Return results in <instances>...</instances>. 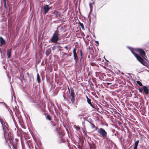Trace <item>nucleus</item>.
Returning <instances> with one entry per match:
<instances>
[{"label":"nucleus","instance_id":"29","mask_svg":"<svg viewBox=\"0 0 149 149\" xmlns=\"http://www.w3.org/2000/svg\"><path fill=\"white\" fill-rule=\"evenodd\" d=\"M10 143L11 145L13 148V149H16L17 147L15 146L14 145L13 142H12V141H10Z\"/></svg>","mask_w":149,"mask_h":149},{"label":"nucleus","instance_id":"17","mask_svg":"<svg viewBox=\"0 0 149 149\" xmlns=\"http://www.w3.org/2000/svg\"><path fill=\"white\" fill-rule=\"evenodd\" d=\"M139 142V140L134 141L133 149H137V148Z\"/></svg>","mask_w":149,"mask_h":149},{"label":"nucleus","instance_id":"20","mask_svg":"<svg viewBox=\"0 0 149 149\" xmlns=\"http://www.w3.org/2000/svg\"><path fill=\"white\" fill-rule=\"evenodd\" d=\"M94 3H95L94 2H93L92 3H89V7L90 8V12H91L93 10V6L92 5L94 4Z\"/></svg>","mask_w":149,"mask_h":149},{"label":"nucleus","instance_id":"33","mask_svg":"<svg viewBox=\"0 0 149 149\" xmlns=\"http://www.w3.org/2000/svg\"><path fill=\"white\" fill-rule=\"evenodd\" d=\"M73 57H74V60L79 59V58L77 56V54H74V55H73Z\"/></svg>","mask_w":149,"mask_h":149},{"label":"nucleus","instance_id":"61","mask_svg":"<svg viewBox=\"0 0 149 149\" xmlns=\"http://www.w3.org/2000/svg\"><path fill=\"white\" fill-rule=\"evenodd\" d=\"M52 7L51 6H49V10H52Z\"/></svg>","mask_w":149,"mask_h":149},{"label":"nucleus","instance_id":"52","mask_svg":"<svg viewBox=\"0 0 149 149\" xmlns=\"http://www.w3.org/2000/svg\"><path fill=\"white\" fill-rule=\"evenodd\" d=\"M68 91L69 92V91H70L71 88H70L68 86Z\"/></svg>","mask_w":149,"mask_h":149},{"label":"nucleus","instance_id":"63","mask_svg":"<svg viewBox=\"0 0 149 149\" xmlns=\"http://www.w3.org/2000/svg\"><path fill=\"white\" fill-rule=\"evenodd\" d=\"M78 148L79 149H80V148H81V147L80 146H79L78 147Z\"/></svg>","mask_w":149,"mask_h":149},{"label":"nucleus","instance_id":"22","mask_svg":"<svg viewBox=\"0 0 149 149\" xmlns=\"http://www.w3.org/2000/svg\"><path fill=\"white\" fill-rule=\"evenodd\" d=\"M137 59L141 63H142L143 61L144 60V59L140 56H139V58H137Z\"/></svg>","mask_w":149,"mask_h":149},{"label":"nucleus","instance_id":"62","mask_svg":"<svg viewBox=\"0 0 149 149\" xmlns=\"http://www.w3.org/2000/svg\"><path fill=\"white\" fill-rule=\"evenodd\" d=\"M0 52L1 53V54L2 52L1 49L0 48Z\"/></svg>","mask_w":149,"mask_h":149},{"label":"nucleus","instance_id":"18","mask_svg":"<svg viewBox=\"0 0 149 149\" xmlns=\"http://www.w3.org/2000/svg\"><path fill=\"white\" fill-rule=\"evenodd\" d=\"M114 134V135L116 136L119 139H120L121 141V140L122 137L121 138H120V135L119 134L118 132L117 131L115 132ZM121 136L122 137V136Z\"/></svg>","mask_w":149,"mask_h":149},{"label":"nucleus","instance_id":"55","mask_svg":"<svg viewBox=\"0 0 149 149\" xmlns=\"http://www.w3.org/2000/svg\"><path fill=\"white\" fill-rule=\"evenodd\" d=\"M78 116H81L82 117H83V115L81 114H79L78 115Z\"/></svg>","mask_w":149,"mask_h":149},{"label":"nucleus","instance_id":"8","mask_svg":"<svg viewBox=\"0 0 149 149\" xmlns=\"http://www.w3.org/2000/svg\"><path fill=\"white\" fill-rule=\"evenodd\" d=\"M0 104H3V105H4L8 109V111L9 112L10 114L12 116V118H13V120L15 122V121H14V119L13 118V115H13V112L12 110L11 109H9V106H7L5 104V103H4V102H0ZM14 122L15 123V122Z\"/></svg>","mask_w":149,"mask_h":149},{"label":"nucleus","instance_id":"26","mask_svg":"<svg viewBox=\"0 0 149 149\" xmlns=\"http://www.w3.org/2000/svg\"><path fill=\"white\" fill-rule=\"evenodd\" d=\"M79 25L81 27L82 30H85L84 28V25L83 23H82L81 22H80L79 21Z\"/></svg>","mask_w":149,"mask_h":149},{"label":"nucleus","instance_id":"60","mask_svg":"<svg viewBox=\"0 0 149 149\" xmlns=\"http://www.w3.org/2000/svg\"><path fill=\"white\" fill-rule=\"evenodd\" d=\"M26 74H27L28 76H29V75H31V74H29L28 72L26 73Z\"/></svg>","mask_w":149,"mask_h":149},{"label":"nucleus","instance_id":"47","mask_svg":"<svg viewBox=\"0 0 149 149\" xmlns=\"http://www.w3.org/2000/svg\"><path fill=\"white\" fill-rule=\"evenodd\" d=\"M43 94H44V95H45V94H46V93H45V89H43Z\"/></svg>","mask_w":149,"mask_h":149},{"label":"nucleus","instance_id":"4","mask_svg":"<svg viewBox=\"0 0 149 149\" xmlns=\"http://www.w3.org/2000/svg\"><path fill=\"white\" fill-rule=\"evenodd\" d=\"M134 50L136 52H138L139 54L147 58L146 56V53L144 50L141 48H136L134 49Z\"/></svg>","mask_w":149,"mask_h":149},{"label":"nucleus","instance_id":"9","mask_svg":"<svg viewBox=\"0 0 149 149\" xmlns=\"http://www.w3.org/2000/svg\"><path fill=\"white\" fill-rule=\"evenodd\" d=\"M3 3L4 8L7 10L9 6V4L8 3V0H2L1 3Z\"/></svg>","mask_w":149,"mask_h":149},{"label":"nucleus","instance_id":"45","mask_svg":"<svg viewBox=\"0 0 149 149\" xmlns=\"http://www.w3.org/2000/svg\"><path fill=\"white\" fill-rule=\"evenodd\" d=\"M62 54L63 56H65V55H67V54L65 53L64 52H62Z\"/></svg>","mask_w":149,"mask_h":149},{"label":"nucleus","instance_id":"6","mask_svg":"<svg viewBox=\"0 0 149 149\" xmlns=\"http://www.w3.org/2000/svg\"><path fill=\"white\" fill-rule=\"evenodd\" d=\"M49 6L47 4H44L43 6L42 7L44 12L43 14L45 15L49 11Z\"/></svg>","mask_w":149,"mask_h":149},{"label":"nucleus","instance_id":"14","mask_svg":"<svg viewBox=\"0 0 149 149\" xmlns=\"http://www.w3.org/2000/svg\"><path fill=\"white\" fill-rule=\"evenodd\" d=\"M0 43L1 45H5L6 44L5 40L1 36H0Z\"/></svg>","mask_w":149,"mask_h":149},{"label":"nucleus","instance_id":"41","mask_svg":"<svg viewBox=\"0 0 149 149\" xmlns=\"http://www.w3.org/2000/svg\"><path fill=\"white\" fill-rule=\"evenodd\" d=\"M90 125H91V127L92 128H95V125L93 124L92 123H90Z\"/></svg>","mask_w":149,"mask_h":149},{"label":"nucleus","instance_id":"34","mask_svg":"<svg viewBox=\"0 0 149 149\" xmlns=\"http://www.w3.org/2000/svg\"><path fill=\"white\" fill-rule=\"evenodd\" d=\"M59 33V31H58L57 30L55 31L54 33V34L55 35L57 36L58 37L59 36V34H58Z\"/></svg>","mask_w":149,"mask_h":149},{"label":"nucleus","instance_id":"37","mask_svg":"<svg viewBox=\"0 0 149 149\" xmlns=\"http://www.w3.org/2000/svg\"><path fill=\"white\" fill-rule=\"evenodd\" d=\"M79 51L80 52V55L81 56V57H84V56H83V53L82 50H80Z\"/></svg>","mask_w":149,"mask_h":149},{"label":"nucleus","instance_id":"10","mask_svg":"<svg viewBox=\"0 0 149 149\" xmlns=\"http://www.w3.org/2000/svg\"><path fill=\"white\" fill-rule=\"evenodd\" d=\"M7 134V136H8V140L10 141L14 140V138L13 137L12 134L9 132H6Z\"/></svg>","mask_w":149,"mask_h":149},{"label":"nucleus","instance_id":"32","mask_svg":"<svg viewBox=\"0 0 149 149\" xmlns=\"http://www.w3.org/2000/svg\"><path fill=\"white\" fill-rule=\"evenodd\" d=\"M147 63L146 61H144V60L143 61V62H142L141 64H142L146 66V65H147Z\"/></svg>","mask_w":149,"mask_h":149},{"label":"nucleus","instance_id":"31","mask_svg":"<svg viewBox=\"0 0 149 149\" xmlns=\"http://www.w3.org/2000/svg\"><path fill=\"white\" fill-rule=\"evenodd\" d=\"M137 84L140 86H143V84L141 82L139 81H136Z\"/></svg>","mask_w":149,"mask_h":149},{"label":"nucleus","instance_id":"53","mask_svg":"<svg viewBox=\"0 0 149 149\" xmlns=\"http://www.w3.org/2000/svg\"><path fill=\"white\" fill-rule=\"evenodd\" d=\"M87 121L90 124V123H92L91 122H92V120H91V122L88 120H87Z\"/></svg>","mask_w":149,"mask_h":149},{"label":"nucleus","instance_id":"23","mask_svg":"<svg viewBox=\"0 0 149 149\" xmlns=\"http://www.w3.org/2000/svg\"><path fill=\"white\" fill-rule=\"evenodd\" d=\"M132 53L134 55L136 58H138L140 56L137 54L135 53L134 52H132Z\"/></svg>","mask_w":149,"mask_h":149},{"label":"nucleus","instance_id":"57","mask_svg":"<svg viewBox=\"0 0 149 149\" xmlns=\"http://www.w3.org/2000/svg\"><path fill=\"white\" fill-rule=\"evenodd\" d=\"M64 48H65L67 50H68V46H65L64 47Z\"/></svg>","mask_w":149,"mask_h":149},{"label":"nucleus","instance_id":"49","mask_svg":"<svg viewBox=\"0 0 149 149\" xmlns=\"http://www.w3.org/2000/svg\"><path fill=\"white\" fill-rule=\"evenodd\" d=\"M63 98H64V101H66L67 100V99L65 97V96H64V95H63Z\"/></svg>","mask_w":149,"mask_h":149},{"label":"nucleus","instance_id":"48","mask_svg":"<svg viewBox=\"0 0 149 149\" xmlns=\"http://www.w3.org/2000/svg\"><path fill=\"white\" fill-rule=\"evenodd\" d=\"M116 131L114 129H112V132L113 133H114Z\"/></svg>","mask_w":149,"mask_h":149},{"label":"nucleus","instance_id":"15","mask_svg":"<svg viewBox=\"0 0 149 149\" xmlns=\"http://www.w3.org/2000/svg\"><path fill=\"white\" fill-rule=\"evenodd\" d=\"M86 98L87 99V102L93 108L95 109V107L93 106L91 103V100L87 96H86Z\"/></svg>","mask_w":149,"mask_h":149},{"label":"nucleus","instance_id":"40","mask_svg":"<svg viewBox=\"0 0 149 149\" xmlns=\"http://www.w3.org/2000/svg\"><path fill=\"white\" fill-rule=\"evenodd\" d=\"M89 50H90L89 54H90L91 55H93L92 54L91 52V51H93V49L92 48H89Z\"/></svg>","mask_w":149,"mask_h":149},{"label":"nucleus","instance_id":"46","mask_svg":"<svg viewBox=\"0 0 149 149\" xmlns=\"http://www.w3.org/2000/svg\"><path fill=\"white\" fill-rule=\"evenodd\" d=\"M4 18H2L0 20V22H3V21H4Z\"/></svg>","mask_w":149,"mask_h":149},{"label":"nucleus","instance_id":"25","mask_svg":"<svg viewBox=\"0 0 149 149\" xmlns=\"http://www.w3.org/2000/svg\"><path fill=\"white\" fill-rule=\"evenodd\" d=\"M57 45L56 44H55L53 46H51L50 48H52L53 51H54L56 50V47Z\"/></svg>","mask_w":149,"mask_h":149},{"label":"nucleus","instance_id":"12","mask_svg":"<svg viewBox=\"0 0 149 149\" xmlns=\"http://www.w3.org/2000/svg\"><path fill=\"white\" fill-rule=\"evenodd\" d=\"M12 48H10L7 50V58H10L11 57V50Z\"/></svg>","mask_w":149,"mask_h":149},{"label":"nucleus","instance_id":"64","mask_svg":"<svg viewBox=\"0 0 149 149\" xmlns=\"http://www.w3.org/2000/svg\"><path fill=\"white\" fill-rule=\"evenodd\" d=\"M118 124L120 125L121 124V123L120 122H119L118 123Z\"/></svg>","mask_w":149,"mask_h":149},{"label":"nucleus","instance_id":"19","mask_svg":"<svg viewBox=\"0 0 149 149\" xmlns=\"http://www.w3.org/2000/svg\"><path fill=\"white\" fill-rule=\"evenodd\" d=\"M61 48L62 47L60 45H57L56 47V50H57V52H61L62 50V49H61Z\"/></svg>","mask_w":149,"mask_h":149},{"label":"nucleus","instance_id":"16","mask_svg":"<svg viewBox=\"0 0 149 149\" xmlns=\"http://www.w3.org/2000/svg\"><path fill=\"white\" fill-rule=\"evenodd\" d=\"M89 145L90 146V149H95L96 148L95 145L93 141H92V143L91 144L89 143Z\"/></svg>","mask_w":149,"mask_h":149},{"label":"nucleus","instance_id":"58","mask_svg":"<svg viewBox=\"0 0 149 149\" xmlns=\"http://www.w3.org/2000/svg\"><path fill=\"white\" fill-rule=\"evenodd\" d=\"M146 66L147 67L149 68V63L147 64V65H146Z\"/></svg>","mask_w":149,"mask_h":149},{"label":"nucleus","instance_id":"7","mask_svg":"<svg viewBox=\"0 0 149 149\" xmlns=\"http://www.w3.org/2000/svg\"><path fill=\"white\" fill-rule=\"evenodd\" d=\"M142 89L144 93L147 95H149V86H143Z\"/></svg>","mask_w":149,"mask_h":149},{"label":"nucleus","instance_id":"3","mask_svg":"<svg viewBox=\"0 0 149 149\" xmlns=\"http://www.w3.org/2000/svg\"><path fill=\"white\" fill-rule=\"evenodd\" d=\"M58 37L57 36L53 34L51 39L49 40V43H55L58 40Z\"/></svg>","mask_w":149,"mask_h":149},{"label":"nucleus","instance_id":"54","mask_svg":"<svg viewBox=\"0 0 149 149\" xmlns=\"http://www.w3.org/2000/svg\"><path fill=\"white\" fill-rule=\"evenodd\" d=\"M19 119L18 118V120L19 121L20 119H21V115H19Z\"/></svg>","mask_w":149,"mask_h":149},{"label":"nucleus","instance_id":"38","mask_svg":"<svg viewBox=\"0 0 149 149\" xmlns=\"http://www.w3.org/2000/svg\"><path fill=\"white\" fill-rule=\"evenodd\" d=\"M0 122L2 126L3 127V124H5V123L3 122V120L2 119H0Z\"/></svg>","mask_w":149,"mask_h":149},{"label":"nucleus","instance_id":"51","mask_svg":"<svg viewBox=\"0 0 149 149\" xmlns=\"http://www.w3.org/2000/svg\"><path fill=\"white\" fill-rule=\"evenodd\" d=\"M51 124H52V125L54 127L56 125H55L54 123H53H53L52 121H51Z\"/></svg>","mask_w":149,"mask_h":149},{"label":"nucleus","instance_id":"35","mask_svg":"<svg viewBox=\"0 0 149 149\" xmlns=\"http://www.w3.org/2000/svg\"><path fill=\"white\" fill-rule=\"evenodd\" d=\"M77 51V49H76V47L74 48L73 50V55H74V54H77V53L76 52Z\"/></svg>","mask_w":149,"mask_h":149},{"label":"nucleus","instance_id":"11","mask_svg":"<svg viewBox=\"0 0 149 149\" xmlns=\"http://www.w3.org/2000/svg\"><path fill=\"white\" fill-rule=\"evenodd\" d=\"M52 13L55 15H56V17H59L58 18H59L61 17V13L57 11L56 10H53Z\"/></svg>","mask_w":149,"mask_h":149},{"label":"nucleus","instance_id":"50","mask_svg":"<svg viewBox=\"0 0 149 149\" xmlns=\"http://www.w3.org/2000/svg\"><path fill=\"white\" fill-rule=\"evenodd\" d=\"M75 62L76 63H77L78 62L79 63V59L77 60H75Z\"/></svg>","mask_w":149,"mask_h":149},{"label":"nucleus","instance_id":"1","mask_svg":"<svg viewBox=\"0 0 149 149\" xmlns=\"http://www.w3.org/2000/svg\"><path fill=\"white\" fill-rule=\"evenodd\" d=\"M70 95L68 97V99L70 100L72 104H74V101L76 97V94L74 92L73 88H71L70 91H69Z\"/></svg>","mask_w":149,"mask_h":149},{"label":"nucleus","instance_id":"28","mask_svg":"<svg viewBox=\"0 0 149 149\" xmlns=\"http://www.w3.org/2000/svg\"><path fill=\"white\" fill-rule=\"evenodd\" d=\"M40 76L42 78V81H44L45 79V76L44 73H41L40 74Z\"/></svg>","mask_w":149,"mask_h":149},{"label":"nucleus","instance_id":"21","mask_svg":"<svg viewBox=\"0 0 149 149\" xmlns=\"http://www.w3.org/2000/svg\"><path fill=\"white\" fill-rule=\"evenodd\" d=\"M37 80L38 83L39 84L41 82V79L40 76L38 73H37Z\"/></svg>","mask_w":149,"mask_h":149},{"label":"nucleus","instance_id":"44","mask_svg":"<svg viewBox=\"0 0 149 149\" xmlns=\"http://www.w3.org/2000/svg\"><path fill=\"white\" fill-rule=\"evenodd\" d=\"M95 43L96 44V46H98L99 45V42L97 40H95Z\"/></svg>","mask_w":149,"mask_h":149},{"label":"nucleus","instance_id":"27","mask_svg":"<svg viewBox=\"0 0 149 149\" xmlns=\"http://www.w3.org/2000/svg\"><path fill=\"white\" fill-rule=\"evenodd\" d=\"M127 47L131 51V52H134V51H135L134 49H135V48H133L131 47H130L129 46H127Z\"/></svg>","mask_w":149,"mask_h":149},{"label":"nucleus","instance_id":"43","mask_svg":"<svg viewBox=\"0 0 149 149\" xmlns=\"http://www.w3.org/2000/svg\"><path fill=\"white\" fill-rule=\"evenodd\" d=\"M146 47L148 49H149V42L146 45Z\"/></svg>","mask_w":149,"mask_h":149},{"label":"nucleus","instance_id":"59","mask_svg":"<svg viewBox=\"0 0 149 149\" xmlns=\"http://www.w3.org/2000/svg\"><path fill=\"white\" fill-rule=\"evenodd\" d=\"M81 36H84V33H81Z\"/></svg>","mask_w":149,"mask_h":149},{"label":"nucleus","instance_id":"2","mask_svg":"<svg viewBox=\"0 0 149 149\" xmlns=\"http://www.w3.org/2000/svg\"><path fill=\"white\" fill-rule=\"evenodd\" d=\"M97 132L99 134L104 138L105 139L107 138V133L104 129L100 128L98 129Z\"/></svg>","mask_w":149,"mask_h":149},{"label":"nucleus","instance_id":"24","mask_svg":"<svg viewBox=\"0 0 149 149\" xmlns=\"http://www.w3.org/2000/svg\"><path fill=\"white\" fill-rule=\"evenodd\" d=\"M46 119L49 120V121H51V117L50 116V115L48 114H47V116H46Z\"/></svg>","mask_w":149,"mask_h":149},{"label":"nucleus","instance_id":"56","mask_svg":"<svg viewBox=\"0 0 149 149\" xmlns=\"http://www.w3.org/2000/svg\"><path fill=\"white\" fill-rule=\"evenodd\" d=\"M75 128L76 129V130H79L80 129L79 128V127H75Z\"/></svg>","mask_w":149,"mask_h":149},{"label":"nucleus","instance_id":"36","mask_svg":"<svg viewBox=\"0 0 149 149\" xmlns=\"http://www.w3.org/2000/svg\"><path fill=\"white\" fill-rule=\"evenodd\" d=\"M138 90L141 93H142L143 92V91L142 87L141 88H138Z\"/></svg>","mask_w":149,"mask_h":149},{"label":"nucleus","instance_id":"39","mask_svg":"<svg viewBox=\"0 0 149 149\" xmlns=\"http://www.w3.org/2000/svg\"><path fill=\"white\" fill-rule=\"evenodd\" d=\"M31 77H32V75H29V76H28V80L29 81V82H30L31 80Z\"/></svg>","mask_w":149,"mask_h":149},{"label":"nucleus","instance_id":"5","mask_svg":"<svg viewBox=\"0 0 149 149\" xmlns=\"http://www.w3.org/2000/svg\"><path fill=\"white\" fill-rule=\"evenodd\" d=\"M79 65L80 67H84L85 68L86 65V63L84 62V57H80L79 62Z\"/></svg>","mask_w":149,"mask_h":149},{"label":"nucleus","instance_id":"42","mask_svg":"<svg viewBox=\"0 0 149 149\" xmlns=\"http://www.w3.org/2000/svg\"><path fill=\"white\" fill-rule=\"evenodd\" d=\"M106 84L107 85L109 86V87H110L111 86H112V84L111 83H110L107 82V83Z\"/></svg>","mask_w":149,"mask_h":149},{"label":"nucleus","instance_id":"30","mask_svg":"<svg viewBox=\"0 0 149 149\" xmlns=\"http://www.w3.org/2000/svg\"><path fill=\"white\" fill-rule=\"evenodd\" d=\"M4 138L6 140V141H5V144L6 145H9V144L8 143V142L6 140V137L5 136V132L4 131Z\"/></svg>","mask_w":149,"mask_h":149},{"label":"nucleus","instance_id":"13","mask_svg":"<svg viewBox=\"0 0 149 149\" xmlns=\"http://www.w3.org/2000/svg\"><path fill=\"white\" fill-rule=\"evenodd\" d=\"M52 52V49L51 48H49L46 49L45 52V54L46 56H48Z\"/></svg>","mask_w":149,"mask_h":149}]
</instances>
